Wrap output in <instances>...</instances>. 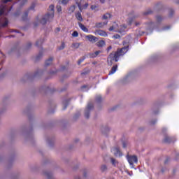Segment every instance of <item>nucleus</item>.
Returning <instances> with one entry per match:
<instances>
[{"mask_svg": "<svg viewBox=\"0 0 179 179\" xmlns=\"http://www.w3.org/2000/svg\"><path fill=\"white\" fill-rule=\"evenodd\" d=\"M128 50H129V46H124L122 48H118L116 52H112L109 55L108 62L110 61V64H113V61L118 62L120 57L125 55V54L128 52Z\"/></svg>", "mask_w": 179, "mask_h": 179, "instance_id": "obj_1", "label": "nucleus"}, {"mask_svg": "<svg viewBox=\"0 0 179 179\" xmlns=\"http://www.w3.org/2000/svg\"><path fill=\"white\" fill-rule=\"evenodd\" d=\"M54 9H55L54 5H50L49 6V12L46 15H45V16L41 20V23L42 24H46L47 22H51V20L54 19V16H55Z\"/></svg>", "mask_w": 179, "mask_h": 179, "instance_id": "obj_2", "label": "nucleus"}, {"mask_svg": "<svg viewBox=\"0 0 179 179\" xmlns=\"http://www.w3.org/2000/svg\"><path fill=\"white\" fill-rule=\"evenodd\" d=\"M108 30L109 31H115L116 33H124L127 30V25L123 24L120 27L117 22H114Z\"/></svg>", "mask_w": 179, "mask_h": 179, "instance_id": "obj_3", "label": "nucleus"}, {"mask_svg": "<svg viewBox=\"0 0 179 179\" xmlns=\"http://www.w3.org/2000/svg\"><path fill=\"white\" fill-rule=\"evenodd\" d=\"M93 108V103H88L85 112V117L87 120H89L90 117V110Z\"/></svg>", "mask_w": 179, "mask_h": 179, "instance_id": "obj_4", "label": "nucleus"}, {"mask_svg": "<svg viewBox=\"0 0 179 179\" xmlns=\"http://www.w3.org/2000/svg\"><path fill=\"white\" fill-rule=\"evenodd\" d=\"M127 160L129 164L132 166L134 163H138V157H136V155H130L127 157Z\"/></svg>", "mask_w": 179, "mask_h": 179, "instance_id": "obj_5", "label": "nucleus"}, {"mask_svg": "<svg viewBox=\"0 0 179 179\" xmlns=\"http://www.w3.org/2000/svg\"><path fill=\"white\" fill-rule=\"evenodd\" d=\"M163 142L164 143H173V142H176V138H174V137L166 136L163 140Z\"/></svg>", "mask_w": 179, "mask_h": 179, "instance_id": "obj_6", "label": "nucleus"}, {"mask_svg": "<svg viewBox=\"0 0 179 179\" xmlns=\"http://www.w3.org/2000/svg\"><path fill=\"white\" fill-rule=\"evenodd\" d=\"M111 152H113L114 153V155L117 157H120V156H122V153L121 152V151L120 150V148L116 147V148H113L111 150Z\"/></svg>", "mask_w": 179, "mask_h": 179, "instance_id": "obj_7", "label": "nucleus"}, {"mask_svg": "<svg viewBox=\"0 0 179 179\" xmlns=\"http://www.w3.org/2000/svg\"><path fill=\"white\" fill-rule=\"evenodd\" d=\"M85 38H87L88 41H90V43H96V41H99V38H97L93 35H87L85 36Z\"/></svg>", "mask_w": 179, "mask_h": 179, "instance_id": "obj_8", "label": "nucleus"}, {"mask_svg": "<svg viewBox=\"0 0 179 179\" xmlns=\"http://www.w3.org/2000/svg\"><path fill=\"white\" fill-rule=\"evenodd\" d=\"M96 33L99 35L101 36V37H107V36H108V34H107V32H106L105 31L103 30H96Z\"/></svg>", "mask_w": 179, "mask_h": 179, "instance_id": "obj_9", "label": "nucleus"}, {"mask_svg": "<svg viewBox=\"0 0 179 179\" xmlns=\"http://www.w3.org/2000/svg\"><path fill=\"white\" fill-rule=\"evenodd\" d=\"M78 26L80 29L83 30V31H85V33H89V29L83 24H82L81 22H78Z\"/></svg>", "mask_w": 179, "mask_h": 179, "instance_id": "obj_10", "label": "nucleus"}, {"mask_svg": "<svg viewBox=\"0 0 179 179\" xmlns=\"http://www.w3.org/2000/svg\"><path fill=\"white\" fill-rule=\"evenodd\" d=\"M101 51L97 50L94 53H90L89 57L90 58H96L99 55V54H101Z\"/></svg>", "mask_w": 179, "mask_h": 179, "instance_id": "obj_11", "label": "nucleus"}, {"mask_svg": "<svg viewBox=\"0 0 179 179\" xmlns=\"http://www.w3.org/2000/svg\"><path fill=\"white\" fill-rule=\"evenodd\" d=\"M76 17L79 22H83V17H82V13H80V12L76 13Z\"/></svg>", "mask_w": 179, "mask_h": 179, "instance_id": "obj_12", "label": "nucleus"}, {"mask_svg": "<svg viewBox=\"0 0 179 179\" xmlns=\"http://www.w3.org/2000/svg\"><path fill=\"white\" fill-rule=\"evenodd\" d=\"M118 69V66L117 65H115L112 67L110 71L109 72V75H113L114 73H115V72H117V69Z\"/></svg>", "mask_w": 179, "mask_h": 179, "instance_id": "obj_13", "label": "nucleus"}, {"mask_svg": "<svg viewBox=\"0 0 179 179\" xmlns=\"http://www.w3.org/2000/svg\"><path fill=\"white\" fill-rule=\"evenodd\" d=\"M107 22H97L96 23L95 26L96 27L98 28H101V27H104V26L107 25Z\"/></svg>", "mask_w": 179, "mask_h": 179, "instance_id": "obj_14", "label": "nucleus"}, {"mask_svg": "<svg viewBox=\"0 0 179 179\" xmlns=\"http://www.w3.org/2000/svg\"><path fill=\"white\" fill-rule=\"evenodd\" d=\"M54 59L52 57H50L48 60L45 62V66H49V65H51L52 64V60Z\"/></svg>", "mask_w": 179, "mask_h": 179, "instance_id": "obj_15", "label": "nucleus"}, {"mask_svg": "<svg viewBox=\"0 0 179 179\" xmlns=\"http://www.w3.org/2000/svg\"><path fill=\"white\" fill-rule=\"evenodd\" d=\"M97 47H104L106 45V41L101 40L96 43Z\"/></svg>", "mask_w": 179, "mask_h": 179, "instance_id": "obj_16", "label": "nucleus"}, {"mask_svg": "<svg viewBox=\"0 0 179 179\" xmlns=\"http://www.w3.org/2000/svg\"><path fill=\"white\" fill-rule=\"evenodd\" d=\"M6 10V7L3 6H0V16H2V15L5 13Z\"/></svg>", "mask_w": 179, "mask_h": 179, "instance_id": "obj_17", "label": "nucleus"}, {"mask_svg": "<svg viewBox=\"0 0 179 179\" xmlns=\"http://www.w3.org/2000/svg\"><path fill=\"white\" fill-rule=\"evenodd\" d=\"M76 5H78L80 10H82V0H75Z\"/></svg>", "mask_w": 179, "mask_h": 179, "instance_id": "obj_18", "label": "nucleus"}, {"mask_svg": "<svg viewBox=\"0 0 179 179\" xmlns=\"http://www.w3.org/2000/svg\"><path fill=\"white\" fill-rule=\"evenodd\" d=\"M9 23V21L6 17H4V23H1V27H6Z\"/></svg>", "mask_w": 179, "mask_h": 179, "instance_id": "obj_19", "label": "nucleus"}, {"mask_svg": "<svg viewBox=\"0 0 179 179\" xmlns=\"http://www.w3.org/2000/svg\"><path fill=\"white\" fill-rule=\"evenodd\" d=\"M111 17V14L110 13H106L105 15H103L102 19H103L104 20H107V19H110Z\"/></svg>", "mask_w": 179, "mask_h": 179, "instance_id": "obj_20", "label": "nucleus"}, {"mask_svg": "<svg viewBox=\"0 0 179 179\" xmlns=\"http://www.w3.org/2000/svg\"><path fill=\"white\" fill-rule=\"evenodd\" d=\"M43 43H44V40H39L36 41V47H41V45H43Z\"/></svg>", "mask_w": 179, "mask_h": 179, "instance_id": "obj_21", "label": "nucleus"}, {"mask_svg": "<svg viewBox=\"0 0 179 179\" xmlns=\"http://www.w3.org/2000/svg\"><path fill=\"white\" fill-rule=\"evenodd\" d=\"M59 3H62V5H66L68 4V2H69V0H57Z\"/></svg>", "mask_w": 179, "mask_h": 179, "instance_id": "obj_22", "label": "nucleus"}, {"mask_svg": "<svg viewBox=\"0 0 179 179\" xmlns=\"http://www.w3.org/2000/svg\"><path fill=\"white\" fill-rule=\"evenodd\" d=\"M75 9H76V7L75 6H71L69 9V12H70V13H73Z\"/></svg>", "mask_w": 179, "mask_h": 179, "instance_id": "obj_23", "label": "nucleus"}, {"mask_svg": "<svg viewBox=\"0 0 179 179\" xmlns=\"http://www.w3.org/2000/svg\"><path fill=\"white\" fill-rule=\"evenodd\" d=\"M28 16H29V11H26L22 15V20H26Z\"/></svg>", "mask_w": 179, "mask_h": 179, "instance_id": "obj_24", "label": "nucleus"}, {"mask_svg": "<svg viewBox=\"0 0 179 179\" xmlns=\"http://www.w3.org/2000/svg\"><path fill=\"white\" fill-rule=\"evenodd\" d=\"M80 46V43H73L72 44V48H78Z\"/></svg>", "mask_w": 179, "mask_h": 179, "instance_id": "obj_25", "label": "nucleus"}, {"mask_svg": "<svg viewBox=\"0 0 179 179\" xmlns=\"http://www.w3.org/2000/svg\"><path fill=\"white\" fill-rule=\"evenodd\" d=\"M85 59H86V57H83L81 59H80L78 61V65H80V64H82V62H83L85 61Z\"/></svg>", "mask_w": 179, "mask_h": 179, "instance_id": "obj_26", "label": "nucleus"}, {"mask_svg": "<svg viewBox=\"0 0 179 179\" xmlns=\"http://www.w3.org/2000/svg\"><path fill=\"white\" fill-rule=\"evenodd\" d=\"M101 171L104 173V171H107V166L106 165H102L101 166Z\"/></svg>", "mask_w": 179, "mask_h": 179, "instance_id": "obj_27", "label": "nucleus"}, {"mask_svg": "<svg viewBox=\"0 0 179 179\" xmlns=\"http://www.w3.org/2000/svg\"><path fill=\"white\" fill-rule=\"evenodd\" d=\"M110 162L113 166H116V164L118 163L114 158H110Z\"/></svg>", "mask_w": 179, "mask_h": 179, "instance_id": "obj_28", "label": "nucleus"}, {"mask_svg": "<svg viewBox=\"0 0 179 179\" xmlns=\"http://www.w3.org/2000/svg\"><path fill=\"white\" fill-rule=\"evenodd\" d=\"M41 57H43V52H40L38 55H37L36 57V61H38V59H40V58H41Z\"/></svg>", "mask_w": 179, "mask_h": 179, "instance_id": "obj_29", "label": "nucleus"}, {"mask_svg": "<svg viewBox=\"0 0 179 179\" xmlns=\"http://www.w3.org/2000/svg\"><path fill=\"white\" fill-rule=\"evenodd\" d=\"M162 20H163V17H162V16H160V15H157V23H160V22H162Z\"/></svg>", "mask_w": 179, "mask_h": 179, "instance_id": "obj_30", "label": "nucleus"}, {"mask_svg": "<svg viewBox=\"0 0 179 179\" xmlns=\"http://www.w3.org/2000/svg\"><path fill=\"white\" fill-rule=\"evenodd\" d=\"M73 37H78L79 36V33H78L77 31H74L72 34Z\"/></svg>", "mask_w": 179, "mask_h": 179, "instance_id": "obj_31", "label": "nucleus"}, {"mask_svg": "<svg viewBox=\"0 0 179 179\" xmlns=\"http://www.w3.org/2000/svg\"><path fill=\"white\" fill-rule=\"evenodd\" d=\"M56 8H57V12L59 13L60 12H62V8L61 7V6H57V7H56Z\"/></svg>", "mask_w": 179, "mask_h": 179, "instance_id": "obj_32", "label": "nucleus"}, {"mask_svg": "<svg viewBox=\"0 0 179 179\" xmlns=\"http://www.w3.org/2000/svg\"><path fill=\"white\" fill-rule=\"evenodd\" d=\"M64 48H65V43L62 42L61 46L59 48V50H64Z\"/></svg>", "mask_w": 179, "mask_h": 179, "instance_id": "obj_33", "label": "nucleus"}, {"mask_svg": "<svg viewBox=\"0 0 179 179\" xmlns=\"http://www.w3.org/2000/svg\"><path fill=\"white\" fill-rule=\"evenodd\" d=\"M87 6H89V3H86L84 6H81V10L83 9H87Z\"/></svg>", "mask_w": 179, "mask_h": 179, "instance_id": "obj_34", "label": "nucleus"}, {"mask_svg": "<svg viewBox=\"0 0 179 179\" xmlns=\"http://www.w3.org/2000/svg\"><path fill=\"white\" fill-rule=\"evenodd\" d=\"M152 11H151V10H148V11L145 12V13H143V15H144L145 16H146L147 15H150V14H152Z\"/></svg>", "mask_w": 179, "mask_h": 179, "instance_id": "obj_35", "label": "nucleus"}, {"mask_svg": "<svg viewBox=\"0 0 179 179\" xmlns=\"http://www.w3.org/2000/svg\"><path fill=\"white\" fill-rule=\"evenodd\" d=\"M96 101L100 102L101 101V96H98L96 98Z\"/></svg>", "mask_w": 179, "mask_h": 179, "instance_id": "obj_36", "label": "nucleus"}, {"mask_svg": "<svg viewBox=\"0 0 179 179\" xmlns=\"http://www.w3.org/2000/svg\"><path fill=\"white\" fill-rule=\"evenodd\" d=\"M113 38H116V39L121 38V36L118 34H115L113 36Z\"/></svg>", "mask_w": 179, "mask_h": 179, "instance_id": "obj_37", "label": "nucleus"}, {"mask_svg": "<svg viewBox=\"0 0 179 179\" xmlns=\"http://www.w3.org/2000/svg\"><path fill=\"white\" fill-rule=\"evenodd\" d=\"M36 7V5L34 3H33L31 7L29 8V10H31L33 9H34V8Z\"/></svg>", "mask_w": 179, "mask_h": 179, "instance_id": "obj_38", "label": "nucleus"}, {"mask_svg": "<svg viewBox=\"0 0 179 179\" xmlns=\"http://www.w3.org/2000/svg\"><path fill=\"white\" fill-rule=\"evenodd\" d=\"M96 8H97V6H95V5H92L91 6L92 10H94V9H96Z\"/></svg>", "mask_w": 179, "mask_h": 179, "instance_id": "obj_39", "label": "nucleus"}, {"mask_svg": "<svg viewBox=\"0 0 179 179\" xmlns=\"http://www.w3.org/2000/svg\"><path fill=\"white\" fill-rule=\"evenodd\" d=\"M3 3H8V2H11V0H3Z\"/></svg>", "mask_w": 179, "mask_h": 179, "instance_id": "obj_40", "label": "nucleus"}, {"mask_svg": "<svg viewBox=\"0 0 179 179\" xmlns=\"http://www.w3.org/2000/svg\"><path fill=\"white\" fill-rule=\"evenodd\" d=\"M55 31L56 33H58V31H61V28L59 27L56 28Z\"/></svg>", "mask_w": 179, "mask_h": 179, "instance_id": "obj_41", "label": "nucleus"}, {"mask_svg": "<svg viewBox=\"0 0 179 179\" xmlns=\"http://www.w3.org/2000/svg\"><path fill=\"white\" fill-rule=\"evenodd\" d=\"M122 147H123L124 148H127V143H125V142H123V143H122Z\"/></svg>", "mask_w": 179, "mask_h": 179, "instance_id": "obj_42", "label": "nucleus"}, {"mask_svg": "<svg viewBox=\"0 0 179 179\" xmlns=\"http://www.w3.org/2000/svg\"><path fill=\"white\" fill-rule=\"evenodd\" d=\"M31 47V43H29L27 45V48H30Z\"/></svg>", "mask_w": 179, "mask_h": 179, "instance_id": "obj_43", "label": "nucleus"}, {"mask_svg": "<svg viewBox=\"0 0 179 179\" xmlns=\"http://www.w3.org/2000/svg\"><path fill=\"white\" fill-rule=\"evenodd\" d=\"M169 29H170V26H167L164 28V30H169Z\"/></svg>", "mask_w": 179, "mask_h": 179, "instance_id": "obj_44", "label": "nucleus"}, {"mask_svg": "<svg viewBox=\"0 0 179 179\" xmlns=\"http://www.w3.org/2000/svg\"><path fill=\"white\" fill-rule=\"evenodd\" d=\"M113 48L111 46H109L107 48V51L108 52V51H110V50H111Z\"/></svg>", "mask_w": 179, "mask_h": 179, "instance_id": "obj_45", "label": "nucleus"}, {"mask_svg": "<svg viewBox=\"0 0 179 179\" xmlns=\"http://www.w3.org/2000/svg\"><path fill=\"white\" fill-rule=\"evenodd\" d=\"M45 175H46L47 177H48V178L51 177V173H46Z\"/></svg>", "mask_w": 179, "mask_h": 179, "instance_id": "obj_46", "label": "nucleus"}, {"mask_svg": "<svg viewBox=\"0 0 179 179\" xmlns=\"http://www.w3.org/2000/svg\"><path fill=\"white\" fill-rule=\"evenodd\" d=\"M174 15V10H171V16H173Z\"/></svg>", "mask_w": 179, "mask_h": 179, "instance_id": "obj_47", "label": "nucleus"}, {"mask_svg": "<svg viewBox=\"0 0 179 179\" xmlns=\"http://www.w3.org/2000/svg\"><path fill=\"white\" fill-rule=\"evenodd\" d=\"M156 122H157V120H155L154 122H151V124H152V125H155V124H156Z\"/></svg>", "mask_w": 179, "mask_h": 179, "instance_id": "obj_48", "label": "nucleus"}, {"mask_svg": "<svg viewBox=\"0 0 179 179\" xmlns=\"http://www.w3.org/2000/svg\"><path fill=\"white\" fill-rule=\"evenodd\" d=\"M105 1H106V0H100L101 3H104Z\"/></svg>", "mask_w": 179, "mask_h": 179, "instance_id": "obj_49", "label": "nucleus"}, {"mask_svg": "<svg viewBox=\"0 0 179 179\" xmlns=\"http://www.w3.org/2000/svg\"><path fill=\"white\" fill-rule=\"evenodd\" d=\"M129 25L132 24V20H130L129 21Z\"/></svg>", "mask_w": 179, "mask_h": 179, "instance_id": "obj_50", "label": "nucleus"}, {"mask_svg": "<svg viewBox=\"0 0 179 179\" xmlns=\"http://www.w3.org/2000/svg\"><path fill=\"white\" fill-rule=\"evenodd\" d=\"M66 107H68V104H66L64 108H63V110H66Z\"/></svg>", "mask_w": 179, "mask_h": 179, "instance_id": "obj_51", "label": "nucleus"}, {"mask_svg": "<svg viewBox=\"0 0 179 179\" xmlns=\"http://www.w3.org/2000/svg\"><path fill=\"white\" fill-rule=\"evenodd\" d=\"M13 31H16V30H13V29H11V30H10V32H11V33H13Z\"/></svg>", "mask_w": 179, "mask_h": 179, "instance_id": "obj_52", "label": "nucleus"}, {"mask_svg": "<svg viewBox=\"0 0 179 179\" xmlns=\"http://www.w3.org/2000/svg\"><path fill=\"white\" fill-rule=\"evenodd\" d=\"M136 26H139V22H136Z\"/></svg>", "mask_w": 179, "mask_h": 179, "instance_id": "obj_53", "label": "nucleus"}, {"mask_svg": "<svg viewBox=\"0 0 179 179\" xmlns=\"http://www.w3.org/2000/svg\"><path fill=\"white\" fill-rule=\"evenodd\" d=\"M87 73H82L81 75H86Z\"/></svg>", "mask_w": 179, "mask_h": 179, "instance_id": "obj_54", "label": "nucleus"}, {"mask_svg": "<svg viewBox=\"0 0 179 179\" xmlns=\"http://www.w3.org/2000/svg\"><path fill=\"white\" fill-rule=\"evenodd\" d=\"M37 23H34V27H36Z\"/></svg>", "mask_w": 179, "mask_h": 179, "instance_id": "obj_55", "label": "nucleus"}, {"mask_svg": "<svg viewBox=\"0 0 179 179\" xmlns=\"http://www.w3.org/2000/svg\"><path fill=\"white\" fill-rule=\"evenodd\" d=\"M84 177H86V173H84Z\"/></svg>", "mask_w": 179, "mask_h": 179, "instance_id": "obj_56", "label": "nucleus"}, {"mask_svg": "<svg viewBox=\"0 0 179 179\" xmlns=\"http://www.w3.org/2000/svg\"><path fill=\"white\" fill-rule=\"evenodd\" d=\"M24 2H27V0H24Z\"/></svg>", "mask_w": 179, "mask_h": 179, "instance_id": "obj_57", "label": "nucleus"}, {"mask_svg": "<svg viewBox=\"0 0 179 179\" xmlns=\"http://www.w3.org/2000/svg\"><path fill=\"white\" fill-rule=\"evenodd\" d=\"M51 74L54 73V72H50Z\"/></svg>", "mask_w": 179, "mask_h": 179, "instance_id": "obj_58", "label": "nucleus"}, {"mask_svg": "<svg viewBox=\"0 0 179 179\" xmlns=\"http://www.w3.org/2000/svg\"><path fill=\"white\" fill-rule=\"evenodd\" d=\"M167 163V161L165 162V164Z\"/></svg>", "mask_w": 179, "mask_h": 179, "instance_id": "obj_59", "label": "nucleus"}]
</instances>
